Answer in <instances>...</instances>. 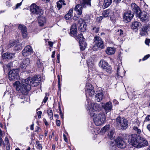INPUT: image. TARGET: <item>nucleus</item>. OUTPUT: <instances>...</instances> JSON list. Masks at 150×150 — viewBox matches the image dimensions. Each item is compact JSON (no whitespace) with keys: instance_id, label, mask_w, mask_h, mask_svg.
Masks as SVG:
<instances>
[{"instance_id":"2f4dec72","label":"nucleus","mask_w":150,"mask_h":150,"mask_svg":"<svg viewBox=\"0 0 150 150\" xmlns=\"http://www.w3.org/2000/svg\"><path fill=\"white\" fill-rule=\"evenodd\" d=\"M73 10L72 8L70 9L68 13L64 16V18L66 20H68L72 16V13Z\"/></svg>"},{"instance_id":"6e6d98bb","label":"nucleus","mask_w":150,"mask_h":150,"mask_svg":"<svg viewBox=\"0 0 150 150\" xmlns=\"http://www.w3.org/2000/svg\"><path fill=\"white\" fill-rule=\"evenodd\" d=\"M63 137L64 140L67 143L68 142L67 139L66 137V135L64 134H63Z\"/></svg>"},{"instance_id":"79ce46f5","label":"nucleus","mask_w":150,"mask_h":150,"mask_svg":"<svg viewBox=\"0 0 150 150\" xmlns=\"http://www.w3.org/2000/svg\"><path fill=\"white\" fill-rule=\"evenodd\" d=\"M92 32L93 33H98L99 30V28L98 27H94L92 29Z\"/></svg>"},{"instance_id":"393cba45","label":"nucleus","mask_w":150,"mask_h":150,"mask_svg":"<svg viewBox=\"0 0 150 150\" xmlns=\"http://www.w3.org/2000/svg\"><path fill=\"white\" fill-rule=\"evenodd\" d=\"M103 97V94L102 92H97L95 95V100L97 102H100L102 100Z\"/></svg>"},{"instance_id":"f3484780","label":"nucleus","mask_w":150,"mask_h":150,"mask_svg":"<svg viewBox=\"0 0 150 150\" xmlns=\"http://www.w3.org/2000/svg\"><path fill=\"white\" fill-rule=\"evenodd\" d=\"M134 16V14L131 11H129L125 13L123 16L124 21L126 23L130 21Z\"/></svg>"},{"instance_id":"6e6552de","label":"nucleus","mask_w":150,"mask_h":150,"mask_svg":"<svg viewBox=\"0 0 150 150\" xmlns=\"http://www.w3.org/2000/svg\"><path fill=\"white\" fill-rule=\"evenodd\" d=\"M19 71L17 69L11 70L8 73V78L10 81H15L19 78Z\"/></svg>"},{"instance_id":"423d86ee","label":"nucleus","mask_w":150,"mask_h":150,"mask_svg":"<svg viewBox=\"0 0 150 150\" xmlns=\"http://www.w3.org/2000/svg\"><path fill=\"white\" fill-rule=\"evenodd\" d=\"M30 11L35 15H37L38 17L41 16L43 13V10L40 8L39 6L34 4H32L30 6Z\"/></svg>"},{"instance_id":"a19ab883","label":"nucleus","mask_w":150,"mask_h":150,"mask_svg":"<svg viewBox=\"0 0 150 150\" xmlns=\"http://www.w3.org/2000/svg\"><path fill=\"white\" fill-rule=\"evenodd\" d=\"M37 65L38 68H42L43 67V63L40 60H38L37 61Z\"/></svg>"},{"instance_id":"0eeeda50","label":"nucleus","mask_w":150,"mask_h":150,"mask_svg":"<svg viewBox=\"0 0 150 150\" xmlns=\"http://www.w3.org/2000/svg\"><path fill=\"white\" fill-rule=\"evenodd\" d=\"M139 136L137 135L136 134H133L128 136V143L136 147L139 140Z\"/></svg>"},{"instance_id":"1a4fd4ad","label":"nucleus","mask_w":150,"mask_h":150,"mask_svg":"<svg viewBox=\"0 0 150 150\" xmlns=\"http://www.w3.org/2000/svg\"><path fill=\"white\" fill-rule=\"evenodd\" d=\"M99 66L108 73H111V67L108 63L103 59L101 60L99 63Z\"/></svg>"},{"instance_id":"39448f33","label":"nucleus","mask_w":150,"mask_h":150,"mask_svg":"<svg viewBox=\"0 0 150 150\" xmlns=\"http://www.w3.org/2000/svg\"><path fill=\"white\" fill-rule=\"evenodd\" d=\"M93 116V121L96 126L101 125L105 120V115L103 113L96 114Z\"/></svg>"},{"instance_id":"f8f14e48","label":"nucleus","mask_w":150,"mask_h":150,"mask_svg":"<svg viewBox=\"0 0 150 150\" xmlns=\"http://www.w3.org/2000/svg\"><path fill=\"white\" fill-rule=\"evenodd\" d=\"M115 142L116 146L119 148L123 149L126 147V142L121 137H119L116 138Z\"/></svg>"},{"instance_id":"f704fd0d","label":"nucleus","mask_w":150,"mask_h":150,"mask_svg":"<svg viewBox=\"0 0 150 150\" xmlns=\"http://www.w3.org/2000/svg\"><path fill=\"white\" fill-rule=\"evenodd\" d=\"M77 40L79 41V43L82 42H85V39L82 34H81L78 35Z\"/></svg>"},{"instance_id":"0e129e2a","label":"nucleus","mask_w":150,"mask_h":150,"mask_svg":"<svg viewBox=\"0 0 150 150\" xmlns=\"http://www.w3.org/2000/svg\"><path fill=\"white\" fill-rule=\"evenodd\" d=\"M60 1L62 5L63 4V5H66L64 1L62 0H60Z\"/></svg>"},{"instance_id":"13d9d810","label":"nucleus","mask_w":150,"mask_h":150,"mask_svg":"<svg viewBox=\"0 0 150 150\" xmlns=\"http://www.w3.org/2000/svg\"><path fill=\"white\" fill-rule=\"evenodd\" d=\"M7 146L6 145V148L7 150H9L10 149V146L9 143L7 144Z\"/></svg>"},{"instance_id":"69168bd1","label":"nucleus","mask_w":150,"mask_h":150,"mask_svg":"<svg viewBox=\"0 0 150 150\" xmlns=\"http://www.w3.org/2000/svg\"><path fill=\"white\" fill-rule=\"evenodd\" d=\"M5 142H6L7 144L9 143V141L8 138L5 137L4 140Z\"/></svg>"},{"instance_id":"72a5a7b5","label":"nucleus","mask_w":150,"mask_h":150,"mask_svg":"<svg viewBox=\"0 0 150 150\" xmlns=\"http://www.w3.org/2000/svg\"><path fill=\"white\" fill-rule=\"evenodd\" d=\"M45 22L46 20L44 17H40L38 20L39 25L41 26H42Z\"/></svg>"},{"instance_id":"c03bdc74","label":"nucleus","mask_w":150,"mask_h":150,"mask_svg":"<svg viewBox=\"0 0 150 150\" xmlns=\"http://www.w3.org/2000/svg\"><path fill=\"white\" fill-rule=\"evenodd\" d=\"M57 7L58 8L59 10L62 8V5L60 0L57 3Z\"/></svg>"},{"instance_id":"ddd939ff","label":"nucleus","mask_w":150,"mask_h":150,"mask_svg":"<svg viewBox=\"0 0 150 150\" xmlns=\"http://www.w3.org/2000/svg\"><path fill=\"white\" fill-rule=\"evenodd\" d=\"M148 145V142L145 139L140 136L138 142L137 143L136 147L139 148L146 146Z\"/></svg>"},{"instance_id":"052dcab7","label":"nucleus","mask_w":150,"mask_h":150,"mask_svg":"<svg viewBox=\"0 0 150 150\" xmlns=\"http://www.w3.org/2000/svg\"><path fill=\"white\" fill-rule=\"evenodd\" d=\"M48 43L50 46L51 47H52L53 44V42L51 41H49Z\"/></svg>"},{"instance_id":"7c9ffc66","label":"nucleus","mask_w":150,"mask_h":150,"mask_svg":"<svg viewBox=\"0 0 150 150\" xmlns=\"http://www.w3.org/2000/svg\"><path fill=\"white\" fill-rule=\"evenodd\" d=\"M112 0H104L103 7L106 8L109 6L112 3Z\"/></svg>"},{"instance_id":"3c124183","label":"nucleus","mask_w":150,"mask_h":150,"mask_svg":"<svg viewBox=\"0 0 150 150\" xmlns=\"http://www.w3.org/2000/svg\"><path fill=\"white\" fill-rule=\"evenodd\" d=\"M150 56V55L149 54H147L143 58L142 60L143 61L147 59L148 58H149Z\"/></svg>"},{"instance_id":"4468645a","label":"nucleus","mask_w":150,"mask_h":150,"mask_svg":"<svg viewBox=\"0 0 150 150\" xmlns=\"http://www.w3.org/2000/svg\"><path fill=\"white\" fill-rule=\"evenodd\" d=\"M89 20V18L86 19H85L84 20L82 18H80L78 21V23L80 25L79 28L83 31L86 30L87 27L86 23H88Z\"/></svg>"},{"instance_id":"4be33fe9","label":"nucleus","mask_w":150,"mask_h":150,"mask_svg":"<svg viewBox=\"0 0 150 150\" xmlns=\"http://www.w3.org/2000/svg\"><path fill=\"white\" fill-rule=\"evenodd\" d=\"M30 60L28 58L24 59L20 64V67L22 69H25L27 66L30 65Z\"/></svg>"},{"instance_id":"4c0bfd02","label":"nucleus","mask_w":150,"mask_h":150,"mask_svg":"<svg viewBox=\"0 0 150 150\" xmlns=\"http://www.w3.org/2000/svg\"><path fill=\"white\" fill-rule=\"evenodd\" d=\"M110 126L109 125L105 126L101 129L100 132L103 133H105L109 129Z\"/></svg>"},{"instance_id":"c85d7f7f","label":"nucleus","mask_w":150,"mask_h":150,"mask_svg":"<svg viewBox=\"0 0 150 150\" xmlns=\"http://www.w3.org/2000/svg\"><path fill=\"white\" fill-rule=\"evenodd\" d=\"M115 51V49L114 47H107L105 52L107 54L111 55L113 54Z\"/></svg>"},{"instance_id":"5701e85b","label":"nucleus","mask_w":150,"mask_h":150,"mask_svg":"<svg viewBox=\"0 0 150 150\" xmlns=\"http://www.w3.org/2000/svg\"><path fill=\"white\" fill-rule=\"evenodd\" d=\"M131 7L132 12H133L134 13H136V15L140 11L139 8L134 3H132L131 4Z\"/></svg>"},{"instance_id":"49530a36","label":"nucleus","mask_w":150,"mask_h":150,"mask_svg":"<svg viewBox=\"0 0 150 150\" xmlns=\"http://www.w3.org/2000/svg\"><path fill=\"white\" fill-rule=\"evenodd\" d=\"M48 97H47L46 96L44 98L43 100V101L42 103V104L44 105L45 104V103L48 100Z\"/></svg>"},{"instance_id":"5fc2aeb1","label":"nucleus","mask_w":150,"mask_h":150,"mask_svg":"<svg viewBox=\"0 0 150 150\" xmlns=\"http://www.w3.org/2000/svg\"><path fill=\"white\" fill-rule=\"evenodd\" d=\"M56 125L58 126H60V120H56Z\"/></svg>"},{"instance_id":"680f3d73","label":"nucleus","mask_w":150,"mask_h":150,"mask_svg":"<svg viewBox=\"0 0 150 150\" xmlns=\"http://www.w3.org/2000/svg\"><path fill=\"white\" fill-rule=\"evenodd\" d=\"M113 103L115 104H118V101L115 99H114L113 101Z\"/></svg>"},{"instance_id":"f257e3e1","label":"nucleus","mask_w":150,"mask_h":150,"mask_svg":"<svg viewBox=\"0 0 150 150\" xmlns=\"http://www.w3.org/2000/svg\"><path fill=\"white\" fill-rule=\"evenodd\" d=\"M30 80V78L23 79L21 81L22 83L19 81H16L13 83V86L17 91H21L23 94H26L31 89V87L29 85Z\"/></svg>"},{"instance_id":"473e14b6","label":"nucleus","mask_w":150,"mask_h":150,"mask_svg":"<svg viewBox=\"0 0 150 150\" xmlns=\"http://www.w3.org/2000/svg\"><path fill=\"white\" fill-rule=\"evenodd\" d=\"M141 25V24L140 23L138 22L137 21L133 22L132 24L131 28L133 30L137 29L138 27Z\"/></svg>"},{"instance_id":"de8ad7c7","label":"nucleus","mask_w":150,"mask_h":150,"mask_svg":"<svg viewBox=\"0 0 150 150\" xmlns=\"http://www.w3.org/2000/svg\"><path fill=\"white\" fill-rule=\"evenodd\" d=\"M37 115H38V117L39 118H40L41 117V114L42 112L41 111H38L37 112Z\"/></svg>"},{"instance_id":"2eb2a0df","label":"nucleus","mask_w":150,"mask_h":150,"mask_svg":"<svg viewBox=\"0 0 150 150\" xmlns=\"http://www.w3.org/2000/svg\"><path fill=\"white\" fill-rule=\"evenodd\" d=\"M93 41L98 47L102 49L104 48L103 42L100 37L95 36L94 38Z\"/></svg>"},{"instance_id":"9b49d317","label":"nucleus","mask_w":150,"mask_h":150,"mask_svg":"<svg viewBox=\"0 0 150 150\" xmlns=\"http://www.w3.org/2000/svg\"><path fill=\"white\" fill-rule=\"evenodd\" d=\"M40 80L41 78L39 75L34 76L32 78L29 85L30 86H36L39 84Z\"/></svg>"},{"instance_id":"cd10ccee","label":"nucleus","mask_w":150,"mask_h":150,"mask_svg":"<svg viewBox=\"0 0 150 150\" xmlns=\"http://www.w3.org/2000/svg\"><path fill=\"white\" fill-rule=\"evenodd\" d=\"M117 35L118 36L117 39L120 41L121 42L123 40L122 38L125 35V34L121 30H119L116 32Z\"/></svg>"},{"instance_id":"bb28decb","label":"nucleus","mask_w":150,"mask_h":150,"mask_svg":"<svg viewBox=\"0 0 150 150\" xmlns=\"http://www.w3.org/2000/svg\"><path fill=\"white\" fill-rule=\"evenodd\" d=\"M76 25V23H74L71 26L70 29V33L74 36H76L77 35Z\"/></svg>"},{"instance_id":"20e7f679","label":"nucleus","mask_w":150,"mask_h":150,"mask_svg":"<svg viewBox=\"0 0 150 150\" xmlns=\"http://www.w3.org/2000/svg\"><path fill=\"white\" fill-rule=\"evenodd\" d=\"M127 120L124 117L118 116L116 119V125L118 128L121 129H125L128 127Z\"/></svg>"},{"instance_id":"a878e982","label":"nucleus","mask_w":150,"mask_h":150,"mask_svg":"<svg viewBox=\"0 0 150 150\" xmlns=\"http://www.w3.org/2000/svg\"><path fill=\"white\" fill-rule=\"evenodd\" d=\"M113 15V12L110 9L104 10L102 13V15L105 17L111 16Z\"/></svg>"},{"instance_id":"f03ea898","label":"nucleus","mask_w":150,"mask_h":150,"mask_svg":"<svg viewBox=\"0 0 150 150\" xmlns=\"http://www.w3.org/2000/svg\"><path fill=\"white\" fill-rule=\"evenodd\" d=\"M81 4H78L75 6L74 10L78 15H81L82 12L83 8H86L91 6V0H79Z\"/></svg>"},{"instance_id":"9d476101","label":"nucleus","mask_w":150,"mask_h":150,"mask_svg":"<svg viewBox=\"0 0 150 150\" xmlns=\"http://www.w3.org/2000/svg\"><path fill=\"white\" fill-rule=\"evenodd\" d=\"M85 94L88 100L87 96H91L93 95L94 93V88L90 83H87L85 88Z\"/></svg>"},{"instance_id":"dca6fc26","label":"nucleus","mask_w":150,"mask_h":150,"mask_svg":"<svg viewBox=\"0 0 150 150\" xmlns=\"http://www.w3.org/2000/svg\"><path fill=\"white\" fill-rule=\"evenodd\" d=\"M33 50L31 47L29 45L25 47L22 51L23 55L24 57L29 56L33 53Z\"/></svg>"},{"instance_id":"338daca9","label":"nucleus","mask_w":150,"mask_h":150,"mask_svg":"<svg viewBox=\"0 0 150 150\" xmlns=\"http://www.w3.org/2000/svg\"><path fill=\"white\" fill-rule=\"evenodd\" d=\"M121 1V0H113V1L114 2L116 3H119Z\"/></svg>"},{"instance_id":"774afa93","label":"nucleus","mask_w":150,"mask_h":150,"mask_svg":"<svg viewBox=\"0 0 150 150\" xmlns=\"http://www.w3.org/2000/svg\"><path fill=\"white\" fill-rule=\"evenodd\" d=\"M55 52L54 51H53L52 52V57L53 58H54V57H55Z\"/></svg>"},{"instance_id":"aec40b11","label":"nucleus","mask_w":150,"mask_h":150,"mask_svg":"<svg viewBox=\"0 0 150 150\" xmlns=\"http://www.w3.org/2000/svg\"><path fill=\"white\" fill-rule=\"evenodd\" d=\"M117 75L120 77L124 76L125 74V70L123 69L122 64H118L117 70Z\"/></svg>"},{"instance_id":"e433bc0d","label":"nucleus","mask_w":150,"mask_h":150,"mask_svg":"<svg viewBox=\"0 0 150 150\" xmlns=\"http://www.w3.org/2000/svg\"><path fill=\"white\" fill-rule=\"evenodd\" d=\"M80 44V48L81 50H84L86 48L87 46V44L85 42L79 43Z\"/></svg>"},{"instance_id":"c756f323","label":"nucleus","mask_w":150,"mask_h":150,"mask_svg":"<svg viewBox=\"0 0 150 150\" xmlns=\"http://www.w3.org/2000/svg\"><path fill=\"white\" fill-rule=\"evenodd\" d=\"M14 54L10 53H6L3 54L2 57L5 59H11L14 57Z\"/></svg>"},{"instance_id":"b1692460","label":"nucleus","mask_w":150,"mask_h":150,"mask_svg":"<svg viewBox=\"0 0 150 150\" xmlns=\"http://www.w3.org/2000/svg\"><path fill=\"white\" fill-rule=\"evenodd\" d=\"M150 26V25L148 24H145L143 25L140 31V35L142 36H144L147 35V30Z\"/></svg>"},{"instance_id":"ea45409f","label":"nucleus","mask_w":150,"mask_h":150,"mask_svg":"<svg viewBox=\"0 0 150 150\" xmlns=\"http://www.w3.org/2000/svg\"><path fill=\"white\" fill-rule=\"evenodd\" d=\"M47 113L48 115L50 117V119L51 120L53 118V112L52 110H47Z\"/></svg>"},{"instance_id":"603ef678","label":"nucleus","mask_w":150,"mask_h":150,"mask_svg":"<svg viewBox=\"0 0 150 150\" xmlns=\"http://www.w3.org/2000/svg\"><path fill=\"white\" fill-rule=\"evenodd\" d=\"M150 121V115H148L145 118L144 122Z\"/></svg>"},{"instance_id":"4d7b16f0","label":"nucleus","mask_w":150,"mask_h":150,"mask_svg":"<svg viewBox=\"0 0 150 150\" xmlns=\"http://www.w3.org/2000/svg\"><path fill=\"white\" fill-rule=\"evenodd\" d=\"M111 21L113 22H114L115 21V17L112 16H110V18Z\"/></svg>"},{"instance_id":"a18cd8bd","label":"nucleus","mask_w":150,"mask_h":150,"mask_svg":"<svg viewBox=\"0 0 150 150\" xmlns=\"http://www.w3.org/2000/svg\"><path fill=\"white\" fill-rule=\"evenodd\" d=\"M16 42L13 41L12 42H10L9 44L8 45V48H10L14 46L16 44Z\"/></svg>"},{"instance_id":"bf43d9fd","label":"nucleus","mask_w":150,"mask_h":150,"mask_svg":"<svg viewBox=\"0 0 150 150\" xmlns=\"http://www.w3.org/2000/svg\"><path fill=\"white\" fill-rule=\"evenodd\" d=\"M21 3H22V2H21L20 3L17 4L16 5V8H17L19 6H21Z\"/></svg>"},{"instance_id":"6ab92c4d","label":"nucleus","mask_w":150,"mask_h":150,"mask_svg":"<svg viewBox=\"0 0 150 150\" xmlns=\"http://www.w3.org/2000/svg\"><path fill=\"white\" fill-rule=\"evenodd\" d=\"M137 17H138L142 21H145L148 18L147 14L145 12H141L140 11L137 14Z\"/></svg>"},{"instance_id":"a211bd4d","label":"nucleus","mask_w":150,"mask_h":150,"mask_svg":"<svg viewBox=\"0 0 150 150\" xmlns=\"http://www.w3.org/2000/svg\"><path fill=\"white\" fill-rule=\"evenodd\" d=\"M101 106L106 113L110 112L112 108V103L110 101L107 102L105 103H101Z\"/></svg>"},{"instance_id":"412c9836","label":"nucleus","mask_w":150,"mask_h":150,"mask_svg":"<svg viewBox=\"0 0 150 150\" xmlns=\"http://www.w3.org/2000/svg\"><path fill=\"white\" fill-rule=\"evenodd\" d=\"M18 29L21 30L23 37L24 38H26L28 34L25 26L24 25H20L18 26Z\"/></svg>"},{"instance_id":"864d4df0","label":"nucleus","mask_w":150,"mask_h":150,"mask_svg":"<svg viewBox=\"0 0 150 150\" xmlns=\"http://www.w3.org/2000/svg\"><path fill=\"white\" fill-rule=\"evenodd\" d=\"M150 42V40L149 39H146L145 40V43L146 45H149V43Z\"/></svg>"},{"instance_id":"37998d69","label":"nucleus","mask_w":150,"mask_h":150,"mask_svg":"<svg viewBox=\"0 0 150 150\" xmlns=\"http://www.w3.org/2000/svg\"><path fill=\"white\" fill-rule=\"evenodd\" d=\"M36 144L37 145L38 148L39 149L41 150L42 149V144L40 143V142L38 140L36 142Z\"/></svg>"},{"instance_id":"09e8293b","label":"nucleus","mask_w":150,"mask_h":150,"mask_svg":"<svg viewBox=\"0 0 150 150\" xmlns=\"http://www.w3.org/2000/svg\"><path fill=\"white\" fill-rule=\"evenodd\" d=\"M103 19V17L101 16L98 17L96 18V21L98 22H100Z\"/></svg>"},{"instance_id":"e2e57ef3","label":"nucleus","mask_w":150,"mask_h":150,"mask_svg":"<svg viewBox=\"0 0 150 150\" xmlns=\"http://www.w3.org/2000/svg\"><path fill=\"white\" fill-rule=\"evenodd\" d=\"M79 18V17L77 16L76 15L74 16L73 18V20H76Z\"/></svg>"},{"instance_id":"7ed1b4c3","label":"nucleus","mask_w":150,"mask_h":150,"mask_svg":"<svg viewBox=\"0 0 150 150\" xmlns=\"http://www.w3.org/2000/svg\"><path fill=\"white\" fill-rule=\"evenodd\" d=\"M88 105H87V108L89 110V113L91 117L94 116L95 111H99L101 109V103L98 104L97 103H91L87 101Z\"/></svg>"},{"instance_id":"c9c22d12","label":"nucleus","mask_w":150,"mask_h":150,"mask_svg":"<svg viewBox=\"0 0 150 150\" xmlns=\"http://www.w3.org/2000/svg\"><path fill=\"white\" fill-rule=\"evenodd\" d=\"M114 130H111L108 133V136L111 140L114 139Z\"/></svg>"},{"instance_id":"8fccbe9b","label":"nucleus","mask_w":150,"mask_h":150,"mask_svg":"<svg viewBox=\"0 0 150 150\" xmlns=\"http://www.w3.org/2000/svg\"><path fill=\"white\" fill-rule=\"evenodd\" d=\"M21 46L19 45H16L15 47V49L16 50H18L21 49Z\"/></svg>"},{"instance_id":"58836bf2","label":"nucleus","mask_w":150,"mask_h":150,"mask_svg":"<svg viewBox=\"0 0 150 150\" xmlns=\"http://www.w3.org/2000/svg\"><path fill=\"white\" fill-rule=\"evenodd\" d=\"M133 131L134 133L138 134H140L141 132V129L136 126H134L133 127Z\"/></svg>"}]
</instances>
